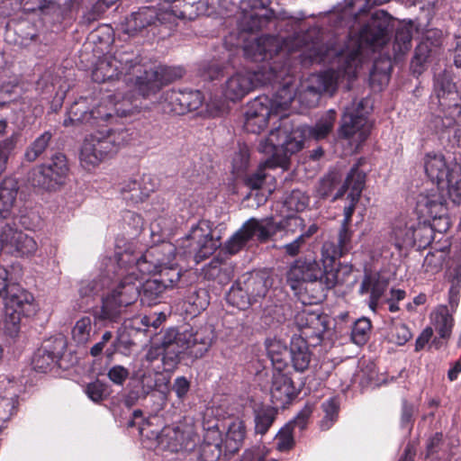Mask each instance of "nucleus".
I'll use <instances>...</instances> for the list:
<instances>
[{
  "label": "nucleus",
  "mask_w": 461,
  "mask_h": 461,
  "mask_svg": "<svg viewBox=\"0 0 461 461\" xmlns=\"http://www.w3.org/2000/svg\"><path fill=\"white\" fill-rule=\"evenodd\" d=\"M432 324L436 332L442 339H448L454 326V319L446 306L438 307L431 314Z\"/></svg>",
  "instance_id": "72a5a7b5"
},
{
  "label": "nucleus",
  "mask_w": 461,
  "mask_h": 461,
  "mask_svg": "<svg viewBox=\"0 0 461 461\" xmlns=\"http://www.w3.org/2000/svg\"><path fill=\"white\" fill-rule=\"evenodd\" d=\"M190 253L194 254L196 262L202 261L212 255L221 243L212 235V230L205 221L193 227L187 236Z\"/></svg>",
  "instance_id": "a211bd4d"
},
{
  "label": "nucleus",
  "mask_w": 461,
  "mask_h": 461,
  "mask_svg": "<svg viewBox=\"0 0 461 461\" xmlns=\"http://www.w3.org/2000/svg\"><path fill=\"white\" fill-rule=\"evenodd\" d=\"M433 89L440 107L442 106V101L447 99L451 93H455L457 90L456 85L452 82L450 75L446 71L435 75Z\"/></svg>",
  "instance_id": "4c0bfd02"
},
{
  "label": "nucleus",
  "mask_w": 461,
  "mask_h": 461,
  "mask_svg": "<svg viewBox=\"0 0 461 461\" xmlns=\"http://www.w3.org/2000/svg\"><path fill=\"white\" fill-rule=\"evenodd\" d=\"M270 0H242L238 17V27L242 32H253L263 28L274 18V12L267 8Z\"/></svg>",
  "instance_id": "2eb2a0df"
},
{
  "label": "nucleus",
  "mask_w": 461,
  "mask_h": 461,
  "mask_svg": "<svg viewBox=\"0 0 461 461\" xmlns=\"http://www.w3.org/2000/svg\"><path fill=\"white\" fill-rule=\"evenodd\" d=\"M269 99L260 96L250 102L245 112L244 128L248 132L259 133L265 129L271 115H276L269 107Z\"/></svg>",
  "instance_id": "412c9836"
},
{
  "label": "nucleus",
  "mask_w": 461,
  "mask_h": 461,
  "mask_svg": "<svg viewBox=\"0 0 461 461\" xmlns=\"http://www.w3.org/2000/svg\"><path fill=\"white\" fill-rule=\"evenodd\" d=\"M328 326V316L322 312H316L307 331H303V335L307 338H316L317 339H321L327 330Z\"/></svg>",
  "instance_id": "8fccbe9b"
},
{
  "label": "nucleus",
  "mask_w": 461,
  "mask_h": 461,
  "mask_svg": "<svg viewBox=\"0 0 461 461\" xmlns=\"http://www.w3.org/2000/svg\"><path fill=\"white\" fill-rule=\"evenodd\" d=\"M137 384L129 391L127 404H134L139 400L146 399L153 391L165 393L168 389L169 378L155 369L140 367L134 374Z\"/></svg>",
  "instance_id": "dca6fc26"
},
{
  "label": "nucleus",
  "mask_w": 461,
  "mask_h": 461,
  "mask_svg": "<svg viewBox=\"0 0 461 461\" xmlns=\"http://www.w3.org/2000/svg\"><path fill=\"white\" fill-rule=\"evenodd\" d=\"M212 341V332L207 329L196 331L192 329L183 331L169 329L164 334L161 341L164 370L174 369L183 357H202L208 351Z\"/></svg>",
  "instance_id": "423d86ee"
},
{
  "label": "nucleus",
  "mask_w": 461,
  "mask_h": 461,
  "mask_svg": "<svg viewBox=\"0 0 461 461\" xmlns=\"http://www.w3.org/2000/svg\"><path fill=\"white\" fill-rule=\"evenodd\" d=\"M93 330L92 320L85 316L77 321L72 330V339L77 345H85L91 339Z\"/></svg>",
  "instance_id": "c03bdc74"
},
{
  "label": "nucleus",
  "mask_w": 461,
  "mask_h": 461,
  "mask_svg": "<svg viewBox=\"0 0 461 461\" xmlns=\"http://www.w3.org/2000/svg\"><path fill=\"white\" fill-rule=\"evenodd\" d=\"M16 33L20 38L21 45L27 46L38 39L36 28L29 23L20 24L16 29Z\"/></svg>",
  "instance_id": "680f3d73"
},
{
  "label": "nucleus",
  "mask_w": 461,
  "mask_h": 461,
  "mask_svg": "<svg viewBox=\"0 0 461 461\" xmlns=\"http://www.w3.org/2000/svg\"><path fill=\"white\" fill-rule=\"evenodd\" d=\"M243 53L254 62H265L258 71L240 70L230 76L222 86V94L230 101L241 100L259 85L275 84L288 74V51L300 50L303 64L320 63L334 50L323 43V33L318 26L296 32L293 38L281 39L264 35L243 39Z\"/></svg>",
  "instance_id": "f257e3e1"
},
{
  "label": "nucleus",
  "mask_w": 461,
  "mask_h": 461,
  "mask_svg": "<svg viewBox=\"0 0 461 461\" xmlns=\"http://www.w3.org/2000/svg\"><path fill=\"white\" fill-rule=\"evenodd\" d=\"M156 185L152 183L149 175H143L140 182L128 180L121 184L120 192L122 198L130 204L143 202L155 190Z\"/></svg>",
  "instance_id": "5701e85b"
},
{
  "label": "nucleus",
  "mask_w": 461,
  "mask_h": 461,
  "mask_svg": "<svg viewBox=\"0 0 461 461\" xmlns=\"http://www.w3.org/2000/svg\"><path fill=\"white\" fill-rule=\"evenodd\" d=\"M267 455L266 447L257 445L246 449L239 461H263Z\"/></svg>",
  "instance_id": "774afa93"
},
{
  "label": "nucleus",
  "mask_w": 461,
  "mask_h": 461,
  "mask_svg": "<svg viewBox=\"0 0 461 461\" xmlns=\"http://www.w3.org/2000/svg\"><path fill=\"white\" fill-rule=\"evenodd\" d=\"M141 435L156 441L155 447L162 451L176 453L191 450L195 446L193 429L186 424L164 427L159 432L140 429Z\"/></svg>",
  "instance_id": "ddd939ff"
},
{
  "label": "nucleus",
  "mask_w": 461,
  "mask_h": 461,
  "mask_svg": "<svg viewBox=\"0 0 461 461\" xmlns=\"http://www.w3.org/2000/svg\"><path fill=\"white\" fill-rule=\"evenodd\" d=\"M276 418L274 409H261L256 412L255 430L257 433L265 434L273 424Z\"/></svg>",
  "instance_id": "6e6d98bb"
},
{
  "label": "nucleus",
  "mask_w": 461,
  "mask_h": 461,
  "mask_svg": "<svg viewBox=\"0 0 461 461\" xmlns=\"http://www.w3.org/2000/svg\"><path fill=\"white\" fill-rule=\"evenodd\" d=\"M258 150L260 153H263L266 155H270L271 157L268 158L264 163H261L255 173L251 174L250 176H249L247 177L246 184L248 186H249L252 189H258L262 186V185L267 177V175L265 173V169L267 167H268V168H274V167H286L288 165L289 158H290V157H287L285 163L284 165H281V164H277V161L279 160V158H281L285 156V152H283L281 150L280 151L278 150V152L277 151L276 152V151L264 152V151L260 150L259 144L258 145Z\"/></svg>",
  "instance_id": "c756f323"
},
{
  "label": "nucleus",
  "mask_w": 461,
  "mask_h": 461,
  "mask_svg": "<svg viewBox=\"0 0 461 461\" xmlns=\"http://www.w3.org/2000/svg\"><path fill=\"white\" fill-rule=\"evenodd\" d=\"M164 109L174 114H185L182 104V91L171 90L166 93Z\"/></svg>",
  "instance_id": "4d7b16f0"
},
{
  "label": "nucleus",
  "mask_w": 461,
  "mask_h": 461,
  "mask_svg": "<svg viewBox=\"0 0 461 461\" xmlns=\"http://www.w3.org/2000/svg\"><path fill=\"white\" fill-rule=\"evenodd\" d=\"M287 206L294 211H303L309 204V197L300 190H294L286 199Z\"/></svg>",
  "instance_id": "052dcab7"
},
{
  "label": "nucleus",
  "mask_w": 461,
  "mask_h": 461,
  "mask_svg": "<svg viewBox=\"0 0 461 461\" xmlns=\"http://www.w3.org/2000/svg\"><path fill=\"white\" fill-rule=\"evenodd\" d=\"M55 5L54 1L41 0L39 5V9L43 14L50 15L54 22H60L68 13L61 8H55Z\"/></svg>",
  "instance_id": "69168bd1"
},
{
  "label": "nucleus",
  "mask_w": 461,
  "mask_h": 461,
  "mask_svg": "<svg viewBox=\"0 0 461 461\" xmlns=\"http://www.w3.org/2000/svg\"><path fill=\"white\" fill-rule=\"evenodd\" d=\"M446 257L447 253L444 250L429 252L422 264L423 271L429 275L438 273L443 267Z\"/></svg>",
  "instance_id": "09e8293b"
},
{
  "label": "nucleus",
  "mask_w": 461,
  "mask_h": 461,
  "mask_svg": "<svg viewBox=\"0 0 461 461\" xmlns=\"http://www.w3.org/2000/svg\"><path fill=\"white\" fill-rule=\"evenodd\" d=\"M387 337L390 342L402 346L412 338V333L405 323L393 320Z\"/></svg>",
  "instance_id": "a19ab883"
},
{
  "label": "nucleus",
  "mask_w": 461,
  "mask_h": 461,
  "mask_svg": "<svg viewBox=\"0 0 461 461\" xmlns=\"http://www.w3.org/2000/svg\"><path fill=\"white\" fill-rule=\"evenodd\" d=\"M157 249L146 251L141 257L123 251L104 261V274L98 280L83 282L79 289L82 296L97 294L110 284L111 291L102 298V306L95 313L100 321H116L124 309L140 297L139 280L140 275L150 274L157 269L159 260L151 258Z\"/></svg>",
  "instance_id": "f03ea898"
},
{
  "label": "nucleus",
  "mask_w": 461,
  "mask_h": 461,
  "mask_svg": "<svg viewBox=\"0 0 461 461\" xmlns=\"http://www.w3.org/2000/svg\"><path fill=\"white\" fill-rule=\"evenodd\" d=\"M134 80V94L124 93L127 99L136 95L149 98L160 91L163 86L183 77L184 69L181 67L157 66L148 67L143 63V59L139 54Z\"/></svg>",
  "instance_id": "9b49d317"
},
{
  "label": "nucleus",
  "mask_w": 461,
  "mask_h": 461,
  "mask_svg": "<svg viewBox=\"0 0 461 461\" xmlns=\"http://www.w3.org/2000/svg\"><path fill=\"white\" fill-rule=\"evenodd\" d=\"M366 182L365 173L359 169L358 166H354L348 174L343 185L336 193L334 200L340 198L348 191L347 198L353 202H358Z\"/></svg>",
  "instance_id": "c85d7f7f"
},
{
  "label": "nucleus",
  "mask_w": 461,
  "mask_h": 461,
  "mask_svg": "<svg viewBox=\"0 0 461 461\" xmlns=\"http://www.w3.org/2000/svg\"><path fill=\"white\" fill-rule=\"evenodd\" d=\"M139 54L132 50H120L113 56L104 57L100 59L92 71V78L96 83L119 80L122 77V83L126 85L129 91L134 94V80L136 79V69Z\"/></svg>",
  "instance_id": "9d476101"
},
{
  "label": "nucleus",
  "mask_w": 461,
  "mask_h": 461,
  "mask_svg": "<svg viewBox=\"0 0 461 461\" xmlns=\"http://www.w3.org/2000/svg\"><path fill=\"white\" fill-rule=\"evenodd\" d=\"M338 275L337 268L326 258L323 269L316 260L298 259L291 266L286 278L293 290L300 288L303 284L305 291L316 290L309 303H317L325 296V291L338 284Z\"/></svg>",
  "instance_id": "6e6552de"
},
{
  "label": "nucleus",
  "mask_w": 461,
  "mask_h": 461,
  "mask_svg": "<svg viewBox=\"0 0 461 461\" xmlns=\"http://www.w3.org/2000/svg\"><path fill=\"white\" fill-rule=\"evenodd\" d=\"M335 121L334 110L326 112L313 127L294 125L289 118L282 117L279 125L266 138L259 140V149L264 152H276V150L285 152V156L277 161V164L284 165L287 157H291L303 148L306 135L314 140L324 139L332 131Z\"/></svg>",
  "instance_id": "39448f33"
},
{
  "label": "nucleus",
  "mask_w": 461,
  "mask_h": 461,
  "mask_svg": "<svg viewBox=\"0 0 461 461\" xmlns=\"http://www.w3.org/2000/svg\"><path fill=\"white\" fill-rule=\"evenodd\" d=\"M242 285L254 303L266 295L269 285L268 280L258 274L250 275Z\"/></svg>",
  "instance_id": "58836bf2"
},
{
  "label": "nucleus",
  "mask_w": 461,
  "mask_h": 461,
  "mask_svg": "<svg viewBox=\"0 0 461 461\" xmlns=\"http://www.w3.org/2000/svg\"><path fill=\"white\" fill-rule=\"evenodd\" d=\"M243 230L246 231L249 240L255 239L260 243L269 240L277 231L281 230V226L277 224L273 217L262 219L250 218L243 224Z\"/></svg>",
  "instance_id": "b1692460"
},
{
  "label": "nucleus",
  "mask_w": 461,
  "mask_h": 461,
  "mask_svg": "<svg viewBox=\"0 0 461 461\" xmlns=\"http://www.w3.org/2000/svg\"><path fill=\"white\" fill-rule=\"evenodd\" d=\"M393 235L395 240V246H413V234L411 232V223H403L399 221L393 229Z\"/></svg>",
  "instance_id": "5fc2aeb1"
},
{
  "label": "nucleus",
  "mask_w": 461,
  "mask_h": 461,
  "mask_svg": "<svg viewBox=\"0 0 461 461\" xmlns=\"http://www.w3.org/2000/svg\"><path fill=\"white\" fill-rule=\"evenodd\" d=\"M416 211L420 218L427 220L435 215L447 212V200L438 189H432L429 193H422L418 196Z\"/></svg>",
  "instance_id": "4be33fe9"
},
{
  "label": "nucleus",
  "mask_w": 461,
  "mask_h": 461,
  "mask_svg": "<svg viewBox=\"0 0 461 461\" xmlns=\"http://www.w3.org/2000/svg\"><path fill=\"white\" fill-rule=\"evenodd\" d=\"M221 442H205L201 450V458L203 461H218L222 453Z\"/></svg>",
  "instance_id": "e2e57ef3"
},
{
  "label": "nucleus",
  "mask_w": 461,
  "mask_h": 461,
  "mask_svg": "<svg viewBox=\"0 0 461 461\" xmlns=\"http://www.w3.org/2000/svg\"><path fill=\"white\" fill-rule=\"evenodd\" d=\"M86 393L92 401L97 402L107 397V386L101 381L96 380L87 384Z\"/></svg>",
  "instance_id": "0e129e2a"
},
{
  "label": "nucleus",
  "mask_w": 461,
  "mask_h": 461,
  "mask_svg": "<svg viewBox=\"0 0 461 461\" xmlns=\"http://www.w3.org/2000/svg\"><path fill=\"white\" fill-rule=\"evenodd\" d=\"M131 111L130 98L127 99L124 93H117L107 104H101L91 110H89L87 98H80L70 106L68 118L64 120L63 124L67 127L84 122L94 124L112 118L113 113L117 116H126Z\"/></svg>",
  "instance_id": "1a4fd4ad"
},
{
  "label": "nucleus",
  "mask_w": 461,
  "mask_h": 461,
  "mask_svg": "<svg viewBox=\"0 0 461 461\" xmlns=\"http://www.w3.org/2000/svg\"><path fill=\"white\" fill-rule=\"evenodd\" d=\"M217 0H173L157 9L143 6L126 17L123 32L130 36L155 34L162 24H174L177 19L194 20L199 15H211Z\"/></svg>",
  "instance_id": "20e7f679"
},
{
  "label": "nucleus",
  "mask_w": 461,
  "mask_h": 461,
  "mask_svg": "<svg viewBox=\"0 0 461 461\" xmlns=\"http://www.w3.org/2000/svg\"><path fill=\"white\" fill-rule=\"evenodd\" d=\"M371 321L367 318L357 320L351 330V339L357 345H364L369 339L371 332Z\"/></svg>",
  "instance_id": "3c124183"
},
{
  "label": "nucleus",
  "mask_w": 461,
  "mask_h": 461,
  "mask_svg": "<svg viewBox=\"0 0 461 461\" xmlns=\"http://www.w3.org/2000/svg\"><path fill=\"white\" fill-rule=\"evenodd\" d=\"M203 276L208 280H218L220 284L230 279V269L226 263L219 258H214L203 269Z\"/></svg>",
  "instance_id": "e433bc0d"
},
{
  "label": "nucleus",
  "mask_w": 461,
  "mask_h": 461,
  "mask_svg": "<svg viewBox=\"0 0 461 461\" xmlns=\"http://www.w3.org/2000/svg\"><path fill=\"white\" fill-rule=\"evenodd\" d=\"M182 104L185 113L197 110L203 104L202 93L198 90L182 91Z\"/></svg>",
  "instance_id": "bf43d9fd"
},
{
  "label": "nucleus",
  "mask_w": 461,
  "mask_h": 461,
  "mask_svg": "<svg viewBox=\"0 0 461 461\" xmlns=\"http://www.w3.org/2000/svg\"><path fill=\"white\" fill-rule=\"evenodd\" d=\"M392 29V17L383 10L375 11L358 34L350 37L347 49L336 55L334 64L337 68L311 75L299 98L303 101L307 95H312L311 103H316L321 94L333 95L341 79H354L366 51L375 50L384 45L389 40Z\"/></svg>",
  "instance_id": "7ed1b4c3"
},
{
  "label": "nucleus",
  "mask_w": 461,
  "mask_h": 461,
  "mask_svg": "<svg viewBox=\"0 0 461 461\" xmlns=\"http://www.w3.org/2000/svg\"><path fill=\"white\" fill-rule=\"evenodd\" d=\"M247 233L241 226L225 243V249L228 253L233 255L242 249L249 241Z\"/></svg>",
  "instance_id": "13d9d810"
},
{
  "label": "nucleus",
  "mask_w": 461,
  "mask_h": 461,
  "mask_svg": "<svg viewBox=\"0 0 461 461\" xmlns=\"http://www.w3.org/2000/svg\"><path fill=\"white\" fill-rule=\"evenodd\" d=\"M245 434L246 428L244 422L238 419L232 420L228 426L225 438L221 441L225 454H235L242 446Z\"/></svg>",
  "instance_id": "7c9ffc66"
},
{
  "label": "nucleus",
  "mask_w": 461,
  "mask_h": 461,
  "mask_svg": "<svg viewBox=\"0 0 461 461\" xmlns=\"http://www.w3.org/2000/svg\"><path fill=\"white\" fill-rule=\"evenodd\" d=\"M450 181H446L444 184L447 185L449 197L454 203H461V170L458 166L456 176L451 177Z\"/></svg>",
  "instance_id": "338daca9"
},
{
  "label": "nucleus",
  "mask_w": 461,
  "mask_h": 461,
  "mask_svg": "<svg viewBox=\"0 0 461 461\" xmlns=\"http://www.w3.org/2000/svg\"><path fill=\"white\" fill-rule=\"evenodd\" d=\"M368 101L361 99L358 102L353 101L352 104L345 108L341 118L339 134L341 138L350 140L356 142L358 147L364 142L370 133L371 126L368 122L366 114Z\"/></svg>",
  "instance_id": "4468645a"
},
{
  "label": "nucleus",
  "mask_w": 461,
  "mask_h": 461,
  "mask_svg": "<svg viewBox=\"0 0 461 461\" xmlns=\"http://www.w3.org/2000/svg\"><path fill=\"white\" fill-rule=\"evenodd\" d=\"M68 166L63 154L57 153L51 158L36 168L32 174L34 185L52 190L62 185L67 177Z\"/></svg>",
  "instance_id": "f3484780"
},
{
  "label": "nucleus",
  "mask_w": 461,
  "mask_h": 461,
  "mask_svg": "<svg viewBox=\"0 0 461 461\" xmlns=\"http://www.w3.org/2000/svg\"><path fill=\"white\" fill-rule=\"evenodd\" d=\"M52 138L50 131H44L27 148L25 158L28 161H35L48 148Z\"/></svg>",
  "instance_id": "de8ad7c7"
},
{
  "label": "nucleus",
  "mask_w": 461,
  "mask_h": 461,
  "mask_svg": "<svg viewBox=\"0 0 461 461\" xmlns=\"http://www.w3.org/2000/svg\"><path fill=\"white\" fill-rule=\"evenodd\" d=\"M0 247L10 254L25 256L36 251L37 243L28 234L5 225L0 230Z\"/></svg>",
  "instance_id": "6ab92c4d"
},
{
  "label": "nucleus",
  "mask_w": 461,
  "mask_h": 461,
  "mask_svg": "<svg viewBox=\"0 0 461 461\" xmlns=\"http://www.w3.org/2000/svg\"><path fill=\"white\" fill-rule=\"evenodd\" d=\"M166 289V285L159 279L154 278L147 280L142 285V291L140 294L141 303L149 306L156 304Z\"/></svg>",
  "instance_id": "f704fd0d"
},
{
  "label": "nucleus",
  "mask_w": 461,
  "mask_h": 461,
  "mask_svg": "<svg viewBox=\"0 0 461 461\" xmlns=\"http://www.w3.org/2000/svg\"><path fill=\"white\" fill-rule=\"evenodd\" d=\"M272 402L284 406L295 396V389L290 376L284 372H273L270 389Z\"/></svg>",
  "instance_id": "393cba45"
},
{
  "label": "nucleus",
  "mask_w": 461,
  "mask_h": 461,
  "mask_svg": "<svg viewBox=\"0 0 461 461\" xmlns=\"http://www.w3.org/2000/svg\"><path fill=\"white\" fill-rule=\"evenodd\" d=\"M131 129L116 124L97 130L86 137L80 151V162L87 169L113 158L132 140Z\"/></svg>",
  "instance_id": "0eeeda50"
},
{
  "label": "nucleus",
  "mask_w": 461,
  "mask_h": 461,
  "mask_svg": "<svg viewBox=\"0 0 461 461\" xmlns=\"http://www.w3.org/2000/svg\"><path fill=\"white\" fill-rule=\"evenodd\" d=\"M387 284L384 281L366 278L361 284L360 293L370 292V306L374 308L386 289Z\"/></svg>",
  "instance_id": "49530a36"
},
{
  "label": "nucleus",
  "mask_w": 461,
  "mask_h": 461,
  "mask_svg": "<svg viewBox=\"0 0 461 461\" xmlns=\"http://www.w3.org/2000/svg\"><path fill=\"white\" fill-rule=\"evenodd\" d=\"M18 194L17 183L5 180L0 185V220H5L14 213Z\"/></svg>",
  "instance_id": "2f4dec72"
},
{
  "label": "nucleus",
  "mask_w": 461,
  "mask_h": 461,
  "mask_svg": "<svg viewBox=\"0 0 461 461\" xmlns=\"http://www.w3.org/2000/svg\"><path fill=\"white\" fill-rule=\"evenodd\" d=\"M267 350L273 365V372H283L289 365L290 348L281 340L274 339L267 343Z\"/></svg>",
  "instance_id": "473e14b6"
},
{
  "label": "nucleus",
  "mask_w": 461,
  "mask_h": 461,
  "mask_svg": "<svg viewBox=\"0 0 461 461\" xmlns=\"http://www.w3.org/2000/svg\"><path fill=\"white\" fill-rule=\"evenodd\" d=\"M351 232L347 226H341L338 234L337 242L328 241L322 246V256L333 265L334 261L346 253L351 248Z\"/></svg>",
  "instance_id": "bb28decb"
},
{
  "label": "nucleus",
  "mask_w": 461,
  "mask_h": 461,
  "mask_svg": "<svg viewBox=\"0 0 461 461\" xmlns=\"http://www.w3.org/2000/svg\"><path fill=\"white\" fill-rule=\"evenodd\" d=\"M412 39V25L400 26L395 33L394 50L399 53H404L411 49Z\"/></svg>",
  "instance_id": "864d4df0"
},
{
  "label": "nucleus",
  "mask_w": 461,
  "mask_h": 461,
  "mask_svg": "<svg viewBox=\"0 0 461 461\" xmlns=\"http://www.w3.org/2000/svg\"><path fill=\"white\" fill-rule=\"evenodd\" d=\"M226 300L228 303L240 310H246L254 303L241 283L230 287L226 294Z\"/></svg>",
  "instance_id": "ea45409f"
},
{
  "label": "nucleus",
  "mask_w": 461,
  "mask_h": 461,
  "mask_svg": "<svg viewBox=\"0 0 461 461\" xmlns=\"http://www.w3.org/2000/svg\"><path fill=\"white\" fill-rule=\"evenodd\" d=\"M312 359V353L307 341L301 335H294L290 343V359L296 372H304L308 369Z\"/></svg>",
  "instance_id": "cd10ccee"
},
{
  "label": "nucleus",
  "mask_w": 461,
  "mask_h": 461,
  "mask_svg": "<svg viewBox=\"0 0 461 461\" xmlns=\"http://www.w3.org/2000/svg\"><path fill=\"white\" fill-rule=\"evenodd\" d=\"M424 170L428 177L438 185L451 177L456 176L458 165L453 161H447L440 153L429 152L423 158Z\"/></svg>",
  "instance_id": "aec40b11"
},
{
  "label": "nucleus",
  "mask_w": 461,
  "mask_h": 461,
  "mask_svg": "<svg viewBox=\"0 0 461 461\" xmlns=\"http://www.w3.org/2000/svg\"><path fill=\"white\" fill-rule=\"evenodd\" d=\"M447 117L456 120L461 116V90L451 93L447 99L442 101L440 107Z\"/></svg>",
  "instance_id": "603ef678"
},
{
  "label": "nucleus",
  "mask_w": 461,
  "mask_h": 461,
  "mask_svg": "<svg viewBox=\"0 0 461 461\" xmlns=\"http://www.w3.org/2000/svg\"><path fill=\"white\" fill-rule=\"evenodd\" d=\"M58 354L47 349L39 348L32 359L33 368L41 373L47 372L58 360Z\"/></svg>",
  "instance_id": "a18cd8bd"
},
{
  "label": "nucleus",
  "mask_w": 461,
  "mask_h": 461,
  "mask_svg": "<svg viewBox=\"0 0 461 461\" xmlns=\"http://www.w3.org/2000/svg\"><path fill=\"white\" fill-rule=\"evenodd\" d=\"M321 408L324 411V417L321 420L320 426L322 430H328L333 426L338 419L339 402L335 397L329 398L322 402Z\"/></svg>",
  "instance_id": "79ce46f5"
},
{
  "label": "nucleus",
  "mask_w": 461,
  "mask_h": 461,
  "mask_svg": "<svg viewBox=\"0 0 461 461\" xmlns=\"http://www.w3.org/2000/svg\"><path fill=\"white\" fill-rule=\"evenodd\" d=\"M411 232L413 234V245H417L419 249L426 248L434 240V234L427 220H423L422 222H419L415 227L414 223L411 222Z\"/></svg>",
  "instance_id": "37998d69"
},
{
  "label": "nucleus",
  "mask_w": 461,
  "mask_h": 461,
  "mask_svg": "<svg viewBox=\"0 0 461 461\" xmlns=\"http://www.w3.org/2000/svg\"><path fill=\"white\" fill-rule=\"evenodd\" d=\"M33 296L18 284L11 285L8 294L3 300L0 309V323L10 337H15L20 330L23 315L31 314L33 308Z\"/></svg>",
  "instance_id": "f8f14e48"
},
{
  "label": "nucleus",
  "mask_w": 461,
  "mask_h": 461,
  "mask_svg": "<svg viewBox=\"0 0 461 461\" xmlns=\"http://www.w3.org/2000/svg\"><path fill=\"white\" fill-rule=\"evenodd\" d=\"M294 97V89L286 82L276 91L273 99H269V107L275 114H278L289 107Z\"/></svg>",
  "instance_id": "c9c22d12"
},
{
  "label": "nucleus",
  "mask_w": 461,
  "mask_h": 461,
  "mask_svg": "<svg viewBox=\"0 0 461 461\" xmlns=\"http://www.w3.org/2000/svg\"><path fill=\"white\" fill-rule=\"evenodd\" d=\"M5 386L0 393V430L15 413L18 404V388L14 381L5 378L1 381Z\"/></svg>",
  "instance_id": "a878e982"
}]
</instances>
